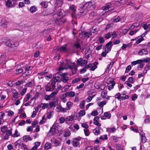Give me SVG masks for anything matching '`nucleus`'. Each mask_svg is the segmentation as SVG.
<instances>
[{"instance_id": "f257e3e1", "label": "nucleus", "mask_w": 150, "mask_h": 150, "mask_svg": "<svg viewBox=\"0 0 150 150\" xmlns=\"http://www.w3.org/2000/svg\"><path fill=\"white\" fill-rule=\"evenodd\" d=\"M63 16L61 11L58 13L53 14L54 17H57L54 21L55 23L58 25H61L64 23L66 21V20L62 17Z\"/></svg>"}, {"instance_id": "f03ea898", "label": "nucleus", "mask_w": 150, "mask_h": 150, "mask_svg": "<svg viewBox=\"0 0 150 150\" xmlns=\"http://www.w3.org/2000/svg\"><path fill=\"white\" fill-rule=\"evenodd\" d=\"M54 11L51 8H48L46 10L42 12V14L44 16H47L53 13Z\"/></svg>"}, {"instance_id": "7ed1b4c3", "label": "nucleus", "mask_w": 150, "mask_h": 150, "mask_svg": "<svg viewBox=\"0 0 150 150\" xmlns=\"http://www.w3.org/2000/svg\"><path fill=\"white\" fill-rule=\"evenodd\" d=\"M148 54V51L146 49L144 48H143L139 50L138 51V54L140 56H142L143 55H147Z\"/></svg>"}, {"instance_id": "20e7f679", "label": "nucleus", "mask_w": 150, "mask_h": 150, "mask_svg": "<svg viewBox=\"0 0 150 150\" xmlns=\"http://www.w3.org/2000/svg\"><path fill=\"white\" fill-rule=\"evenodd\" d=\"M139 134L140 136L141 142L143 144L146 142V141L147 140V139L145 136V134L142 132V133H139Z\"/></svg>"}, {"instance_id": "39448f33", "label": "nucleus", "mask_w": 150, "mask_h": 150, "mask_svg": "<svg viewBox=\"0 0 150 150\" xmlns=\"http://www.w3.org/2000/svg\"><path fill=\"white\" fill-rule=\"evenodd\" d=\"M99 118V117L98 116L95 117L93 119V123L94 125H96L98 127H100L101 125V124L98 121Z\"/></svg>"}, {"instance_id": "423d86ee", "label": "nucleus", "mask_w": 150, "mask_h": 150, "mask_svg": "<svg viewBox=\"0 0 150 150\" xmlns=\"http://www.w3.org/2000/svg\"><path fill=\"white\" fill-rule=\"evenodd\" d=\"M107 83L108 84H111V85H109L108 86V89L110 91L113 88L114 86H115V82L114 81H110L108 83L107 82Z\"/></svg>"}, {"instance_id": "0eeeda50", "label": "nucleus", "mask_w": 150, "mask_h": 150, "mask_svg": "<svg viewBox=\"0 0 150 150\" xmlns=\"http://www.w3.org/2000/svg\"><path fill=\"white\" fill-rule=\"evenodd\" d=\"M57 128V126L56 125H53L52 127H51L50 130L49 131V133L52 132V134H54V132H56V131Z\"/></svg>"}, {"instance_id": "6e6552de", "label": "nucleus", "mask_w": 150, "mask_h": 150, "mask_svg": "<svg viewBox=\"0 0 150 150\" xmlns=\"http://www.w3.org/2000/svg\"><path fill=\"white\" fill-rule=\"evenodd\" d=\"M51 141H52V143L54 144V146L55 147L59 146V144H60V142L59 141L55 139L54 138L52 139Z\"/></svg>"}, {"instance_id": "1a4fd4ad", "label": "nucleus", "mask_w": 150, "mask_h": 150, "mask_svg": "<svg viewBox=\"0 0 150 150\" xmlns=\"http://www.w3.org/2000/svg\"><path fill=\"white\" fill-rule=\"evenodd\" d=\"M3 41L5 43L6 45L11 47H13V45L11 41H10V40H6V41L5 40Z\"/></svg>"}, {"instance_id": "9d476101", "label": "nucleus", "mask_w": 150, "mask_h": 150, "mask_svg": "<svg viewBox=\"0 0 150 150\" xmlns=\"http://www.w3.org/2000/svg\"><path fill=\"white\" fill-rule=\"evenodd\" d=\"M65 46H62L59 48H56L57 49V51H65L67 50L66 48V45H65Z\"/></svg>"}, {"instance_id": "9b49d317", "label": "nucleus", "mask_w": 150, "mask_h": 150, "mask_svg": "<svg viewBox=\"0 0 150 150\" xmlns=\"http://www.w3.org/2000/svg\"><path fill=\"white\" fill-rule=\"evenodd\" d=\"M8 23L7 21L4 19H2L1 22V25L4 27H6Z\"/></svg>"}, {"instance_id": "f8f14e48", "label": "nucleus", "mask_w": 150, "mask_h": 150, "mask_svg": "<svg viewBox=\"0 0 150 150\" xmlns=\"http://www.w3.org/2000/svg\"><path fill=\"white\" fill-rule=\"evenodd\" d=\"M34 80H32L31 81L26 84V85L27 87H32L34 86Z\"/></svg>"}, {"instance_id": "ddd939ff", "label": "nucleus", "mask_w": 150, "mask_h": 150, "mask_svg": "<svg viewBox=\"0 0 150 150\" xmlns=\"http://www.w3.org/2000/svg\"><path fill=\"white\" fill-rule=\"evenodd\" d=\"M23 140L25 142H27L28 140H32V139L29 135H25L23 137Z\"/></svg>"}, {"instance_id": "4468645a", "label": "nucleus", "mask_w": 150, "mask_h": 150, "mask_svg": "<svg viewBox=\"0 0 150 150\" xmlns=\"http://www.w3.org/2000/svg\"><path fill=\"white\" fill-rule=\"evenodd\" d=\"M90 10V9H89V7H87L83 10L81 11L80 13H82L83 15H85L88 12V10Z\"/></svg>"}, {"instance_id": "2eb2a0df", "label": "nucleus", "mask_w": 150, "mask_h": 150, "mask_svg": "<svg viewBox=\"0 0 150 150\" xmlns=\"http://www.w3.org/2000/svg\"><path fill=\"white\" fill-rule=\"evenodd\" d=\"M93 132L95 135H98L100 133V131L99 130V127H96L95 129L93 130Z\"/></svg>"}, {"instance_id": "dca6fc26", "label": "nucleus", "mask_w": 150, "mask_h": 150, "mask_svg": "<svg viewBox=\"0 0 150 150\" xmlns=\"http://www.w3.org/2000/svg\"><path fill=\"white\" fill-rule=\"evenodd\" d=\"M138 39L136 42V43L137 44H139L142 41L144 40V39L141 36H139L136 39Z\"/></svg>"}, {"instance_id": "f3484780", "label": "nucleus", "mask_w": 150, "mask_h": 150, "mask_svg": "<svg viewBox=\"0 0 150 150\" xmlns=\"http://www.w3.org/2000/svg\"><path fill=\"white\" fill-rule=\"evenodd\" d=\"M37 8L35 6H31L30 8V12L32 13H34L36 11Z\"/></svg>"}, {"instance_id": "a211bd4d", "label": "nucleus", "mask_w": 150, "mask_h": 150, "mask_svg": "<svg viewBox=\"0 0 150 150\" xmlns=\"http://www.w3.org/2000/svg\"><path fill=\"white\" fill-rule=\"evenodd\" d=\"M51 144L50 143H46L45 145V149H48L51 148Z\"/></svg>"}, {"instance_id": "6ab92c4d", "label": "nucleus", "mask_w": 150, "mask_h": 150, "mask_svg": "<svg viewBox=\"0 0 150 150\" xmlns=\"http://www.w3.org/2000/svg\"><path fill=\"white\" fill-rule=\"evenodd\" d=\"M73 105V103L71 102H68L67 103V107L66 109L67 110H69L71 107V106Z\"/></svg>"}, {"instance_id": "aec40b11", "label": "nucleus", "mask_w": 150, "mask_h": 150, "mask_svg": "<svg viewBox=\"0 0 150 150\" xmlns=\"http://www.w3.org/2000/svg\"><path fill=\"white\" fill-rule=\"evenodd\" d=\"M150 69V66L148 64H147L145 67V69L144 70L143 72L145 74L149 69Z\"/></svg>"}, {"instance_id": "412c9836", "label": "nucleus", "mask_w": 150, "mask_h": 150, "mask_svg": "<svg viewBox=\"0 0 150 150\" xmlns=\"http://www.w3.org/2000/svg\"><path fill=\"white\" fill-rule=\"evenodd\" d=\"M85 103L86 101L84 100H83L81 102L79 105L80 107L82 109H84Z\"/></svg>"}, {"instance_id": "4be33fe9", "label": "nucleus", "mask_w": 150, "mask_h": 150, "mask_svg": "<svg viewBox=\"0 0 150 150\" xmlns=\"http://www.w3.org/2000/svg\"><path fill=\"white\" fill-rule=\"evenodd\" d=\"M6 6L8 7H14L15 6H13L12 5L11 1L9 0H7L6 1Z\"/></svg>"}, {"instance_id": "5701e85b", "label": "nucleus", "mask_w": 150, "mask_h": 150, "mask_svg": "<svg viewBox=\"0 0 150 150\" xmlns=\"http://www.w3.org/2000/svg\"><path fill=\"white\" fill-rule=\"evenodd\" d=\"M75 140H73L71 141V144L72 145L75 147L77 146L79 144V142L76 141H75Z\"/></svg>"}, {"instance_id": "b1692460", "label": "nucleus", "mask_w": 150, "mask_h": 150, "mask_svg": "<svg viewBox=\"0 0 150 150\" xmlns=\"http://www.w3.org/2000/svg\"><path fill=\"white\" fill-rule=\"evenodd\" d=\"M56 91H54L50 95L51 98H53L55 97L58 92V91L57 89H56Z\"/></svg>"}, {"instance_id": "393cba45", "label": "nucleus", "mask_w": 150, "mask_h": 150, "mask_svg": "<svg viewBox=\"0 0 150 150\" xmlns=\"http://www.w3.org/2000/svg\"><path fill=\"white\" fill-rule=\"evenodd\" d=\"M74 115H72L68 117L66 119L68 121H72L74 120Z\"/></svg>"}, {"instance_id": "a878e982", "label": "nucleus", "mask_w": 150, "mask_h": 150, "mask_svg": "<svg viewBox=\"0 0 150 150\" xmlns=\"http://www.w3.org/2000/svg\"><path fill=\"white\" fill-rule=\"evenodd\" d=\"M20 134L18 133L17 130L15 131V133L13 134H11V136L12 137H17L20 135Z\"/></svg>"}, {"instance_id": "bb28decb", "label": "nucleus", "mask_w": 150, "mask_h": 150, "mask_svg": "<svg viewBox=\"0 0 150 150\" xmlns=\"http://www.w3.org/2000/svg\"><path fill=\"white\" fill-rule=\"evenodd\" d=\"M8 129L6 126H4L1 128V131L3 133L6 132Z\"/></svg>"}, {"instance_id": "cd10ccee", "label": "nucleus", "mask_w": 150, "mask_h": 150, "mask_svg": "<svg viewBox=\"0 0 150 150\" xmlns=\"http://www.w3.org/2000/svg\"><path fill=\"white\" fill-rule=\"evenodd\" d=\"M112 6V4L110 3H108L104 7V9L105 10H107V9L110 8H111Z\"/></svg>"}, {"instance_id": "c85d7f7f", "label": "nucleus", "mask_w": 150, "mask_h": 150, "mask_svg": "<svg viewBox=\"0 0 150 150\" xmlns=\"http://www.w3.org/2000/svg\"><path fill=\"white\" fill-rule=\"evenodd\" d=\"M104 115L105 117L108 119H109L110 118L111 116V114L109 113L108 112H106L104 113Z\"/></svg>"}, {"instance_id": "c756f323", "label": "nucleus", "mask_w": 150, "mask_h": 150, "mask_svg": "<svg viewBox=\"0 0 150 150\" xmlns=\"http://www.w3.org/2000/svg\"><path fill=\"white\" fill-rule=\"evenodd\" d=\"M49 84V83L45 86V88H46L45 91L47 92L51 91V88L50 87L48 86Z\"/></svg>"}, {"instance_id": "7c9ffc66", "label": "nucleus", "mask_w": 150, "mask_h": 150, "mask_svg": "<svg viewBox=\"0 0 150 150\" xmlns=\"http://www.w3.org/2000/svg\"><path fill=\"white\" fill-rule=\"evenodd\" d=\"M121 18L119 16H116L115 18L113 19V21L114 22H119Z\"/></svg>"}, {"instance_id": "2f4dec72", "label": "nucleus", "mask_w": 150, "mask_h": 150, "mask_svg": "<svg viewBox=\"0 0 150 150\" xmlns=\"http://www.w3.org/2000/svg\"><path fill=\"white\" fill-rule=\"evenodd\" d=\"M74 46L77 49L80 48V49H81L80 45L79 43L78 42L74 44Z\"/></svg>"}, {"instance_id": "473e14b6", "label": "nucleus", "mask_w": 150, "mask_h": 150, "mask_svg": "<svg viewBox=\"0 0 150 150\" xmlns=\"http://www.w3.org/2000/svg\"><path fill=\"white\" fill-rule=\"evenodd\" d=\"M78 113L81 117H82L85 114V111L84 110H81Z\"/></svg>"}, {"instance_id": "72a5a7b5", "label": "nucleus", "mask_w": 150, "mask_h": 150, "mask_svg": "<svg viewBox=\"0 0 150 150\" xmlns=\"http://www.w3.org/2000/svg\"><path fill=\"white\" fill-rule=\"evenodd\" d=\"M145 123H147L150 122V116H148L146 117V119L144 121Z\"/></svg>"}, {"instance_id": "f704fd0d", "label": "nucleus", "mask_w": 150, "mask_h": 150, "mask_svg": "<svg viewBox=\"0 0 150 150\" xmlns=\"http://www.w3.org/2000/svg\"><path fill=\"white\" fill-rule=\"evenodd\" d=\"M112 46L113 44H112V42L111 41H110L106 45V46L107 48L109 47H111V48H112Z\"/></svg>"}, {"instance_id": "c9c22d12", "label": "nucleus", "mask_w": 150, "mask_h": 150, "mask_svg": "<svg viewBox=\"0 0 150 150\" xmlns=\"http://www.w3.org/2000/svg\"><path fill=\"white\" fill-rule=\"evenodd\" d=\"M107 92L106 90L103 91L101 93V95L102 96V97L103 98H105V95L107 94Z\"/></svg>"}, {"instance_id": "e433bc0d", "label": "nucleus", "mask_w": 150, "mask_h": 150, "mask_svg": "<svg viewBox=\"0 0 150 150\" xmlns=\"http://www.w3.org/2000/svg\"><path fill=\"white\" fill-rule=\"evenodd\" d=\"M81 79L80 78H76L73 79L72 81V83H74L79 81Z\"/></svg>"}, {"instance_id": "4c0bfd02", "label": "nucleus", "mask_w": 150, "mask_h": 150, "mask_svg": "<svg viewBox=\"0 0 150 150\" xmlns=\"http://www.w3.org/2000/svg\"><path fill=\"white\" fill-rule=\"evenodd\" d=\"M106 104V101H102L101 102H100L99 104V106L102 107L104 105H105Z\"/></svg>"}, {"instance_id": "58836bf2", "label": "nucleus", "mask_w": 150, "mask_h": 150, "mask_svg": "<svg viewBox=\"0 0 150 150\" xmlns=\"http://www.w3.org/2000/svg\"><path fill=\"white\" fill-rule=\"evenodd\" d=\"M98 113L97 111L93 110L91 113V115L93 116H95L98 115Z\"/></svg>"}, {"instance_id": "ea45409f", "label": "nucleus", "mask_w": 150, "mask_h": 150, "mask_svg": "<svg viewBox=\"0 0 150 150\" xmlns=\"http://www.w3.org/2000/svg\"><path fill=\"white\" fill-rule=\"evenodd\" d=\"M84 131L85 134L86 136H88L89 135L90 133L88 129H84Z\"/></svg>"}, {"instance_id": "a19ab883", "label": "nucleus", "mask_w": 150, "mask_h": 150, "mask_svg": "<svg viewBox=\"0 0 150 150\" xmlns=\"http://www.w3.org/2000/svg\"><path fill=\"white\" fill-rule=\"evenodd\" d=\"M23 71V69H17L16 71V74H19L22 73Z\"/></svg>"}, {"instance_id": "79ce46f5", "label": "nucleus", "mask_w": 150, "mask_h": 150, "mask_svg": "<svg viewBox=\"0 0 150 150\" xmlns=\"http://www.w3.org/2000/svg\"><path fill=\"white\" fill-rule=\"evenodd\" d=\"M131 67L130 65L128 66L126 68V70L125 73H126L128 72L131 70Z\"/></svg>"}, {"instance_id": "37998d69", "label": "nucleus", "mask_w": 150, "mask_h": 150, "mask_svg": "<svg viewBox=\"0 0 150 150\" xmlns=\"http://www.w3.org/2000/svg\"><path fill=\"white\" fill-rule=\"evenodd\" d=\"M12 129H10L8 130H7L6 133V135L9 136L11 135L12 134Z\"/></svg>"}, {"instance_id": "c03bdc74", "label": "nucleus", "mask_w": 150, "mask_h": 150, "mask_svg": "<svg viewBox=\"0 0 150 150\" xmlns=\"http://www.w3.org/2000/svg\"><path fill=\"white\" fill-rule=\"evenodd\" d=\"M128 81L132 83H134V81L133 78L132 77H129L128 78Z\"/></svg>"}, {"instance_id": "a18cd8bd", "label": "nucleus", "mask_w": 150, "mask_h": 150, "mask_svg": "<svg viewBox=\"0 0 150 150\" xmlns=\"http://www.w3.org/2000/svg\"><path fill=\"white\" fill-rule=\"evenodd\" d=\"M49 105H50V107L48 108H51L53 107H55L56 105L53 103L52 102H50Z\"/></svg>"}, {"instance_id": "49530a36", "label": "nucleus", "mask_w": 150, "mask_h": 150, "mask_svg": "<svg viewBox=\"0 0 150 150\" xmlns=\"http://www.w3.org/2000/svg\"><path fill=\"white\" fill-rule=\"evenodd\" d=\"M82 60L83 59L82 58H80L79 59H78L76 62L77 64L78 65H81V62Z\"/></svg>"}, {"instance_id": "de8ad7c7", "label": "nucleus", "mask_w": 150, "mask_h": 150, "mask_svg": "<svg viewBox=\"0 0 150 150\" xmlns=\"http://www.w3.org/2000/svg\"><path fill=\"white\" fill-rule=\"evenodd\" d=\"M143 62H145L146 63L149 62L150 61V58L149 57H146L145 58H144L143 60Z\"/></svg>"}, {"instance_id": "09e8293b", "label": "nucleus", "mask_w": 150, "mask_h": 150, "mask_svg": "<svg viewBox=\"0 0 150 150\" xmlns=\"http://www.w3.org/2000/svg\"><path fill=\"white\" fill-rule=\"evenodd\" d=\"M33 67H32L31 66H28L26 67H25V71H28L29 70H31L32 69H33Z\"/></svg>"}, {"instance_id": "8fccbe9b", "label": "nucleus", "mask_w": 150, "mask_h": 150, "mask_svg": "<svg viewBox=\"0 0 150 150\" xmlns=\"http://www.w3.org/2000/svg\"><path fill=\"white\" fill-rule=\"evenodd\" d=\"M27 89L26 88L23 89L21 92L20 93V95L21 96H23L26 92Z\"/></svg>"}, {"instance_id": "3c124183", "label": "nucleus", "mask_w": 150, "mask_h": 150, "mask_svg": "<svg viewBox=\"0 0 150 150\" xmlns=\"http://www.w3.org/2000/svg\"><path fill=\"white\" fill-rule=\"evenodd\" d=\"M30 97V93H28L27 95V96L25 99V102H27L29 99V98Z\"/></svg>"}, {"instance_id": "603ef678", "label": "nucleus", "mask_w": 150, "mask_h": 150, "mask_svg": "<svg viewBox=\"0 0 150 150\" xmlns=\"http://www.w3.org/2000/svg\"><path fill=\"white\" fill-rule=\"evenodd\" d=\"M14 112L10 110L8 112V115L10 117L12 116L14 114Z\"/></svg>"}, {"instance_id": "864d4df0", "label": "nucleus", "mask_w": 150, "mask_h": 150, "mask_svg": "<svg viewBox=\"0 0 150 150\" xmlns=\"http://www.w3.org/2000/svg\"><path fill=\"white\" fill-rule=\"evenodd\" d=\"M71 133L70 132H67V131H65L64 134V136L65 137H66L67 136H69L70 135Z\"/></svg>"}, {"instance_id": "5fc2aeb1", "label": "nucleus", "mask_w": 150, "mask_h": 150, "mask_svg": "<svg viewBox=\"0 0 150 150\" xmlns=\"http://www.w3.org/2000/svg\"><path fill=\"white\" fill-rule=\"evenodd\" d=\"M42 104L43 105V106L42 107V108L43 109H45V108H47L48 107L49 105V104L48 103H44Z\"/></svg>"}, {"instance_id": "6e6d98bb", "label": "nucleus", "mask_w": 150, "mask_h": 150, "mask_svg": "<svg viewBox=\"0 0 150 150\" xmlns=\"http://www.w3.org/2000/svg\"><path fill=\"white\" fill-rule=\"evenodd\" d=\"M129 98V96L128 95H126L125 97L123 96H121L120 99V100H122L124 99H127Z\"/></svg>"}, {"instance_id": "4d7b16f0", "label": "nucleus", "mask_w": 150, "mask_h": 150, "mask_svg": "<svg viewBox=\"0 0 150 150\" xmlns=\"http://www.w3.org/2000/svg\"><path fill=\"white\" fill-rule=\"evenodd\" d=\"M116 146L118 150H123V149L121 148V146L120 145L116 144Z\"/></svg>"}, {"instance_id": "13d9d810", "label": "nucleus", "mask_w": 150, "mask_h": 150, "mask_svg": "<svg viewBox=\"0 0 150 150\" xmlns=\"http://www.w3.org/2000/svg\"><path fill=\"white\" fill-rule=\"evenodd\" d=\"M59 120L61 123H63L65 121V119L64 117H62L59 119Z\"/></svg>"}, {"instance_id": "bf43d9fd", "label": "nucleus", "mask_w": 150, "mask_h": 150, "mask_svg": "<svg viewBox=\"0 0 150 150\" xmlns=\"http://www.w3.org/2000/svg\"><path fill=\"white\" fill-rule=\"evenodd\" d=\"M107 129L108 131H109L110 132H114L116 130V129L114 127L108 128Z\"/></svg>"}, {"instance_id": "052dcab7", "label": "nucleus", "mask_w": 150, "mask_h": 150, "mask_svg": "<svg viewBox=\"0 0 150 150\" xmlns=\"http://www.w3.org/2000/svg\"><path fill=\"white\" fill-rule=\"evenodd\" d=\"M40 54L39 51H37L34 54V57H38Z\"/></svg>"}, {"instance_id": "680f3d73", "label": "nucleus", "mask_w": 150, "mask_h": 150, "mask_svg": "<svg viewBox=\"0 0 150 150\" xmlns=\"http://www.w3.org/2000/svg\"><path fill=\"white\" fill-rule=\"evenodd\" d=\"M18 93L17 91H16L15 93H14L13 97L14 98H18L19 97H18Z\"/></svg>"}, {"instance_id": "e2e57ef3", "label": "nucleus", "mask_w": 150, "mask_h": 150, "mask_svg": "<svg viewBox=\"0 0 150 150\" xmlns=\"http://www.w3.org/2000/svg\"><path fill=\"white\" fill-rule=\"evenodd\" d=\"M137 98V94H134L132 97V101H134Z\"/></svg>"}, {"instance_id": "0e129e2a", "label": "nucleus", "mask_w": 150, "mask_h": 150, "mask_svg": "<svg viewBox=\"0 0 150 150\" xmlns=\"http://www.w3.org/2000/svg\"><path fill=\"white\" fill-rule=\"evenodd\" d=\"M52 102H53L56 105L57 104L58 100L57 99L54 98L52 100Z\"/></svg>"}, {"instance_id": "69168bd1", "label": "nucleus", "mask_w": 150, "mask_h": 150, "mask_svg": "<svg viewBox=\"0 0 150 150\" xmlns=\"http://www.w3.org/2000/svg\"><path fill=\"white\" fill-rule=\"evenodd\" d=\"M63 78V82L64 83H66L69 80L68 77H64Z\"/></svg>"}, {"instance_id": "338daca9", "label": "nucleus", "mask_w": 150, "mask_h": 150, "mask_svg": "<svg viewBox=\"0 0 150 150\" xmlns=\"http://www.w3.org/2000/svg\"><path fill=\"white\" fill-rule=\"evenodd\" d=\"M82 127L85 128V129H88V125L86 123H82L81 124Z\"/></svg>"}, {"instance_id": "774afa93", "label": "nucleus", "mask_w": 150, "mask_h": 150, "mask_svg": "<svg viewBox=\"0 0 150 150\" xmlns=\"http://www.w3.org/2000/svg\"><path fill=\"white\" fill-rule=\"evenodd\" d=\"M121 94L120 93H118L115 95V97L118 99H120L121 98Z\"/></svg>"}]
</instances>
